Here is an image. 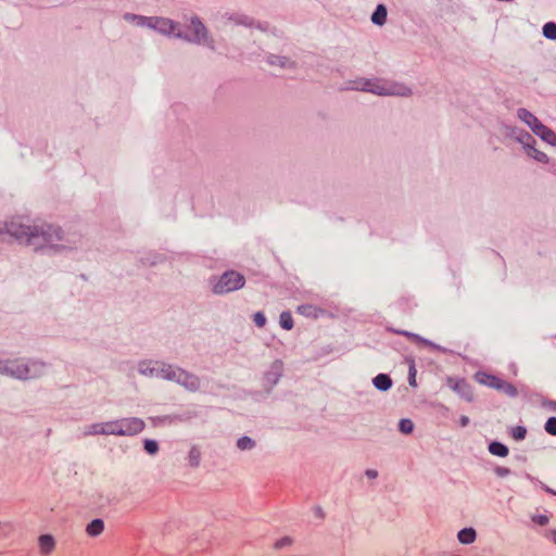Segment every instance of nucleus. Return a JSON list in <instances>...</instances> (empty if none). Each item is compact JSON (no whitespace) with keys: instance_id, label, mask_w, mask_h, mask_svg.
Returning <instances> with one entry per match:
<instances>
[{"instance_id":"obj_3","label":"nucleus","mask_w":556,"mask_h":556,"mask_svg":"<svg viewBox=\"0 0 556 556\" xmlns=\"http://www.w3.org/2000/svg\"><path fill=\"white\" fill-rule=\"evenodd\" d=\"M47 371V365L31 359H8L0 362V375L17 379H35Z\"/></svg>"},{"instance_id":"obj_43","label":"nucleus","mask_w":556,"mask_h":556,"mask_svg":"<svg viewBox=\"0 0 556 556\" xmlns=\"http://www.w3.org/2000/svg\"><path fill=\"white\" fill-rule=\"evenodd\" d=\"M495 472L497 473V476L504 477L507 476L510 472V470L506 467H497Z\"/></svg>"},{"instance_id":"obj_18","label":"nucleus","mask_w":556,"mask_h":556,"mask_svg":"<svg viewBox=\"0 0 556 556\" xmlns=\"http://www.w3.org/2000/svg\"><path fill=\"white\" fill-rule=\"evenodd\" d=\"M374 386L380 391H388L392 387L391 378L386 374H379L372 379Z\"/></svg>"},{"instance_id":"obj_24","label":"nucleus","mask_w":556,"mask_h":556,"mask_svg":"<svg viewBox=\"0 0 556 556\" xmlns=\"http://www.w3.org/2000/svg\"><path fill=\"white\" fill-rule=\"evenodd\" d=\"M403 336H405L406 338H408L409 340H412L413 342H416V343H419V344H422V345H426V346H430L432 349H439V346H437L434 343L419 337L418 334H415V333H412V332H407V331H403L401 332Z\"/></svg>"},{"instance_id":"obj_4","label":"nucleus","mask_w":556,"mask_h":556,"mask_svg":"<svg viewBox=\"0 0 556 556\" xmlns=\"http://www.w3.org/2000/svg\"><path fill=\"white\" fill-rule=\"evenodd\" d=\"M244 283V277L236 270H228L222 276L213 277L210 280L211 290L215 294H225L239 290Z\"/></svg>"},{"instance_id":"obj_11","label":"nucleus","mask_w":556,"mask_h":556,"mask_svg":"<svg viewBox=\"0 0 556 556\" xmlns=\"http://www.w3.org/2000/svg\"><path fill=\"white\" fill-rule=\"evenodd\" d=\"M475 380L480 384H484V386H488L490 388L497 390L500 388V383L502 382L503 379H501L496 376L490 375L485 371H478L475 375Z\"/></svg>"},{"instance_id":"obj_12","label":"nucleus","mask_w":556,"mask_h":556,"mask_svg":"<svg viewBox=\"0 0 556 556\" xmlns=\"http://www.w3.org/2000/svg\"><path fill=\"white\" fill-rule=\"evenodd\" d=\"M517 116L526 123L534 134L538 131L539 127L542 126V123L527 109H519Z\"/></svg>"},{"instance_id":"obj_36","label":"nucleus","mask_w":556,"mask_h":556,"mask_svg":"<svg viewBox=\"0 0 556 556\" xmlns=\"http://www.w3.org/2000/svg\"><path fill=\"white\" fill-rule=\"evenodd\" d=\"M144 450L150 455H155L159 451V444L154 440H146L144 441Z\"/></svg>"},{"instance_id":"obj_39","label":"nucleus","mask_w":556,"mask_h":556,"mask_svg":"<svg viewBox=\"0 0 556 556\" xmlns=\"http://www.w3.org/2000/svg\"><path fill=\"white\" fill-rule=\"evenodd\" d=\"M253 320L255 325L260 328H263L266 325V317L262 312H257L253 316Z\"/></svg>"},{"instance_id":"obj_13","label":"nucleus","mask_w":556,"mask_h":556,"mask_svg":"<svg viewBox=\"0 0 556 556\" xmlns=\"http://www.w3.org/2000/svg\"><path fill=\"white\" fill-rule=\"evenodd\" d=\"M177 366L172 365L162 361L157 362V374L155 378L165 379L172 381L175 378V371Z\"/></svg>"},{"instance_id":"obj_20","label":"nucleus","mask_w":556,"mask_h":556,"mask_svg":"<svg viewBox=\"0 0 556 556\" xmlns=\"http://www.w3.org/2000/svg\"><path fill=\"white\" fill-rule=\"evenodd\" d=\"M477 536L476 530L472 528H465L457 534L458 541L463 544H470L475 542Z\"/></svg>"},{"instance_id":"obj_35","label":"nucleus","mask_w":556,"mask_h":556,"mask_svg":"<svg viewBox=\"0 0 556 556\" xmlns=\"http://www.w3.org/2000/svg\"><path fill=\"white\" fill-rule=\"evenodd\" d=\"M230 20H232L235 24L245 25L249 27L253 26L254 24L253 20L245 15H235L231 16Z\"/></svg>"},{"instance_id":"obj_21","label":"nucleus","mask_w":556,"mask_h":556,"mask_svg":"<svg viewBox=\"0 0 556 556\" xmlns=\"http://www.w3.org/2000/svg\"><path fill=\"white\" fill-rule=\"evenodd\" d=\"M320 312L321 311L318 307L311 305V304H304V305H300L298 307L299 314L306 316V317H312V318H317L319 316Z\"/></svg>"},{"instance_id":"obj_47","label":"nucleus","mask_w":556,"mask_h":556,"mask_svg":"<svg viewBox=\"0 0 556 556\" xmlns=\"http://www.w3.org/2000/svg\"><path fill=\"white\" fill-rule=\"evenodd\" d=\"M276 60H277V63H278L279 65H281V66H283V65H285V63H286V60H283L282 58H278V56H277V58H276Z\"/></svg>"},{"instance_id":"obj_1","label":"nucleus","mask_w":556,"mask_h":556,"mask_svg":"<svg viewBox=\"0 0 556 556\" xmlns=\"http://www.w3.org/2000/svg\"><path fill=\"white\" fill-rule=\"evenodd\" d=\"M5 229L10 236L34 250L62 251L72 247V242L64 237L61 228L54 225H27L21 220H11L5 225Z\"/></svg>"},{"instance_id":"obj_46","label":"nucleus","mask_w":556,"mask_h":556,"mask_svg":"<svg viewBox=\"0 0 556 556\" xmlns=\"http://www.w3.org/2000/svg\"><path fill=\"white\" fill-rule=\"evenodd\" d=\"M547 538L553 540V542L556 544V530H551L547 534Z\"/></svg>"},{"instance_id":"obj_30","label":"nucleus","mask_w":556,"mask_h":556,"mask_svg":"<svg viewBox=\"0 0 556 556\" xmlns=\"http://www.w3.org/2000/svg\"><path fill=\"white\" fill-rule=\"evenodd\" d=\"M104 435H119L118 420L104 422Z\"/></svg>"},{"instance_id":"obj_9","label":"nucleus","mask_w":556,"mask_h":556,"mask_svg":"<svg viewBox=\"0 0 556 556\" xmlns=\"http://www.w3.org/2000/svg\"><path fill=\"white\" fill-rule=\"evenodd\" d=\"M446 384L466 401L471 402L473 400L472 388L465 379H456L450 377L446 380Z\"/></svg>"},{"instance_id":"obj_31","label":"nucleus","mask_w":556,"mask_h":556,"mask_svg":"<svg viewBox=\"0 0 556 556\" xmlns=\"http://www.w3.org/2000/svg\"><path fill=\"white\" fill-rule=\"evenodd\" d=\"M255 446V442L249 437H242L237 441V447L241 451H250Z\"/></svg>"},{"instance_id":"obj_17","label":"nucleus","mask_w":556,"mask_h":556,"mask_svg":"<svg viewBox=\"0 0 556 556\" xmlns=\"http://www.w3.org/2000/svg\"><path fill=\"white\" fill-rule=\"evenodd\" d=\"M124 20L128 23L136 25V26L150 28L151 17L126 13L124 15Z\"/></svg>"},{"instance_id":"obj_37","label":"nucleus","mask_w":556,"mask_h":556,"mask_svg":"<svg viewBox=\"0 0 556 556\" xmlns=\"http://www.w3.org/2000/svg\"><path fill=\"white\" fill-rule=\"evenodd\" d=\"M545 430L553 435H556V417H551L545 424Z\"/></svg>"},{"instance_id":"obj_15","label":"nucleus","mask_w":556,"mask_h":556,"mask_svg":"<svg viewBox=\"0 0 556 556\" xmlns=\"http://www.w3.org/2000/svg\"><path fill=\"white\" fill-rule=\"evenodd\" d=\"M535 135L539 136L546 143L556 147V134L547 126L542 124V126L539 127Z\"/></svg>"},{"instance_id":"obj_8","label":"nucleus","mask_w":556,"mask_h":556,"mask_svg":"<svg viewBox=\"0 0 556 556\" xmlns=\"http://www.w3.org/2000/svg\"><path fill=\"white\" fill-rule=\"evenodd\" d=\"M118 420L119 435H136L144 429V421L137 417L122 418Z\"/></svg>"},{"instance_id":"obj_22","label":"nucleus","mask_w":556,"mask_h":556,"mask_svg":"<svg viewBox=\"0 0 556 556\" xmlns=\"http://www.w3.org/2000/svg\"><path fill=\"white\" fill-rule=\"evenodd\" d=\"M104 422H96L85 427L84 435H99L104 434Z\"/></svg>"},{"instance_id":"obj_40","label":"nucleus","mask_w":556,"mask_h":556,"mask_svg":"<svg viewBox=\"0 0 556 556\" xmlns=\"http://www.w3.org/2000/svg\"><path fill=\"white\" fill-rule=\"evenodd\" d=\"M526 433H527V431L523 427L518 426L513 429V438L515 440H523L526 437Z\"/></svg>"},{"instance_id":"obj_5","label":"nucleus","mask_w":556,"mask_h":556,"mask_svg":"<svg viewBox=\"0 0 556 556\" xmlns=\"http://www.w3.org/2000/svg\"><path fill=\"white\" fill-rule=\"evenodd\" d=\"M181 38L191 42L213 48V39L208 36L206 27L198 17H193L191 20L188 27V33L185 35L182 34Z\"/></svg>"},{"instance_id":"obj_38","label":"nucleus","mask_w":556,"mask_h":556,"mask_svg":"<svg viewBox=\"0 0 556 556\" xmlns=\"http://www.w3.org/2000/svg\"><path fill=\"white\" fill-rule=\"evenodd\" d=\"M292 544V539L290 536H285L276 541L275 548L280 549Z\"/></svg>"},{"instance_id":"obj_42","label":"nucleus","mask_w":556,"mask_h":556,"mask_svg":"<svg viewBox=\"0 0 556 556\" xmlns=\"http://www.w3.org/2000/svg\"><path fill=\"white\" fill-rule=\"evenodd\" d=\"M532 520H533L534 522H536L538 525H540V526H545V525H547V522H548V517H547V516H545V515H539V516H534V517L532 518Z\"/></svg>"},{"instance_id":"obj_41","label":"nucleus","mask_w":556,"mask_h":556,"mask_svg":"<svg viewBox=\"0 0 556 556\" xmlns=\"http://www.w3.org/2000/svg\"><path fill=\"white\" fill-rule=\"evenodd\" d=\"M408 382L410 386H416V368L414 364L409 367Z\"/></svg>"},{"instance_id":"obj_25","label":"nucleus","mask_w":556,"mask_h":556,"mask_svg":"<svg viewBox=\"0 0 556 556\" xmlns=\"http://www.w3.org/2000/svg\"><path fill=\"white\" fill-rule=\"evenodd\" d=\"M201 459V450L198 446H192L188 454V463L191 467H198Z\"/></svg>"},{"instance_id":"obj_10","label":"nucleus","mask_w":556,"mask_h":556,"mask_svg":"<svg viewBox=\"0 0 556 556\" xmlns=\"http://www.w3.org/2000/svg\"><path fill=\"white\" fill-rule=\"evenodd\" d=\"M157 362L156 359L140 361L137 365V370L142 376L155 378L157 374Z\"/></svg>"},{"instance_id":"obj_33","label":"nucleus","mask_w":556,"mask_h":556,"mask_svg":"<svg viewBox=\"0 0 556 556\" xmlns=\"http://www.w3.org/2000/svg\"><path fill=\"white\" fill-rule=\"evenodd\" d=\"M497 390L503 391L505 394L513 397L517 395V389L511 383L506 382L505 380H502V382L500 383V388Z\"/></svg>"},{"instance_id":"obj_23","label":"nucleus","mask_w":556,"mask_h":556,"mask_svg":"<svg viewBox=\"0 0 556 556\" xmlns=\"http://www.w3.org/2000/svg\"><path fill=\"white\" fill-rule=\"evenodd\" d=\"M282 368V364L280 362H275L271 365L270 371L266 374V379L271 383L275 384L278 381V377L280 376Z\"/></svg>"},{"instance_id":"obj_2","label":"nucleus","mask_w":556,"mask_h":556,"mask_svg":"<svg viewBox=\"0 0 556 556\" xmlns=\"http://www.w3.org/2000/svg\"><path fill=\"white\" fill-rule=\"evenodd\" d=\"M342 89L365 91L377 96L409 97L412 94V89L406 85L383 78L358 77L345 81Z\"/></svg>"},{"instance_id":"obj_27","label":"nucleus","mask_w":556,"mask_h":556,"mask_svg":"<svg viewBox=\"0 0 556 556\" xmlns=\"http://www.w3.org/2000/svg\"><path fill=\"white\" fill-rule=\"evenodd\" d=\"M489 451L491 454L501 456V457H505L508 455V448L504 444L498 443V442L491 443L489 446Z\"/></svg>"},{"instance_id":"obj_34","label":"nucleus","mask_w":556,"mask_h":556,"mask_svg":"<svg viewBox=\"0 0 556 556\" xmlns=\"http://www.w3.org/2000/svg\"><path fill=\"white\" fill-rule=\"evenodd\" d=\"M399 430L404 434H409L414 430V424L410 419H401L399 422Z\"/></svg>"},{"instance_id":"obj_28","label":"nucleus","mask_w":556,"mask_h":556,"mask_svg":"<svg viewBox=\"0 0 556 556\" xmlns=\"http://www.w3.org/2000/svg\"><path fill=\"white\" fill-rule=\"evenodd\" d=\"M517 140L526 149V153L530 149V147H534L535 140L529 132H520L517 137Z\"/></svg>"},{"instance_id":"obj_16","label":"nucleus","mask_w":556,"mask_h":556,"mask_svg":"<svg viewBox=\"0 0 556 556\" xmlns=\"http://www.w3.org/2000/svg\"><path fill=\"white\" fill-rule=\"evenodd\" d=\"M104 531V521L102 519H93L86 527V533L90 538H97Z\"/></svg>"},{"instance_id":"obj_45","label":"nucleus","mask_w":556,"mask_h":556,"mask_svg":"<svg viewBox=\"0 0 556 556\" xmlns=\"http://www.w3.org/2000/svg\"><path fill=\"white\" fill-rule=\"evenodd\" d=\"M469 424V418L467 416H462L459 419L460 427H467Z\"/></svg>"},{"instance_id":"obj_14","label":"nucleus","mask_w":556,"mask_h":556,"mask_svg":"<svg viewBox=\"0 0 556 556\" xmlns=\"http://www.w3.org/2000/svg\"><path fill=\"white\" fill-rule=\"evenodd\" d=\"M39 552L43 556H49L55 548V540L50 534H42L38 538Z\"/></svg>"},{"instance_id":"obj_7","label":"nucleus","mask_w":556,"mask_h":556,"mask_svg":"<svg viewBox=\"0 0 556 556\" xmlns=\"http://www.w3.org/2000/svg\"><path fill=\"white\" fill-rule=\"evenodd\" d=\"M172 381L184 387L186 390L190 392L199 391L201 388L200 378L197 375L189 372L179 366H177L175 371V378Z\"/></svg>"},{"instance_id":"obj_44","label":"nucleus","mask_w":556,"mask_h":556,"mask_svg":"<svg viewBox=\"0 0 556 556\" xmlns=\"http://www.w3.org/2000/svg\"><path fill=\"white\" fill-rule=\"evenodd\" d=\"M365 475L369 479H376L378 477V471L375 469H367Z\"/></svg>"},{"instance_id":"obj_29","label":"nucleus","mask_w":556,"mask_h":556,"mask_svg":"<svg viewBox=\"0 0 556 556\" xmlns=\"http://www.w3.org/2000/svg\"><path fill=\"white\" fill-rule=\"evenodd\" d=\"M279 324L286 330H291L293 328V319L290 312H282L280 314Z\"/></svg>"},{"instance_id":"obj_32","label":"nucleus","mask_w":556,"mask_h":556,"mask_svg":"<svg viewBox=\"0 0 556 556\" xmlns=\"http://www.w3.org/2000/svg\"><path fill=\"white\" fill-rule=\"evenodd\" d=\"M543 35L548 38L556 40V24L548 22L543 26Z\"/></svg>"},{"instance_id":"obj_19","label":"nucleus","mask_w":556,"mask_h":556,"mask_svg":"<svg viewBox=\"0 0 556 556\" xmlns=\"http://www.w3.org/2000/svg\"><path fill=\"white\" fill-rule=\"evenodd\" d=\"M387 8L383 4H379L371 15V22L376 25L382 26L387 21Z\"/></svg>"},{"instance_id":"obj_26","label":"nucleus","mask_w":556,"mask_h":556,"mask_svg":"<svg viewBox=\"0 0 556 556\" xmlns=\"http://www.w3.org/2000/svg\"><path fill=\"white\" fill-rule=\"evenodd\" d=\"M527 155L540 163H548V156L544 152L538 150L535 147H530V149L527 152Z\"/></svg>"},{"instance_id":"obj_6","label":"nucleus","mask_w":556,"mask_h":556,"mask_svg":"<svg viewBox=\"0 0 556 556\" xmlns=\"http://www.w3.org/2000/svg\"><path fill=\"white\" fill-rule=\"evenodd\" d=\"M150 28L162 35L182 37L179 24L167 17L151 16Z\"/></svg>"}]
</instances>
